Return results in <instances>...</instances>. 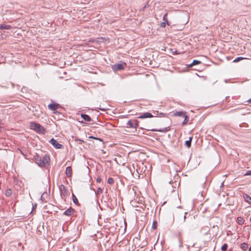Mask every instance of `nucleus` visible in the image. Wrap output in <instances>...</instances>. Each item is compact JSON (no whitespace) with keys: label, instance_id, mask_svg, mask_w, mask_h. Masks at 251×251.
<instances>
[{"label":"nucleus","instance_id":"1","mask_svg":"<svg viewBox=\"0 0 251 251\" xmlns=\"http://www.w3.org/2000/svg\"><path fill=\"white\" fill-rule=\"evenodd\" d=\"M36 163L40 167H45L46 164H49L50 158L48 155L45 154L44 156H41L36 154L34 157Z\"/></svg>","mask_w":251,"mask_h":251},{"label":"nucleus","instance_id":"2","mask_svg":"<svg viewBox=\"0 0 251 251\" xmlns=\"http://www.w3.org/2000/svg\"><path fill=\"white\" fill-rule=\"evenodd\" d=\"M29 126L31 129L35 130L39 133L44 134L46 132L45 128L38 123L31 122Z\"/></svg>","mask_w":251,"mask_h":251},{"label":"nucleus","instance_id":"3","mask_svg":"<svg viewBox=\"0 0 251 251\" xmlns=\"http://www.w3.org/2000/svg\"><path fill=\"white\" fill-rule=\"evenodd\" d=\"M126 66V64L122 62L120 64H115L112 66V68L114 71H118L124 70Z\"/></svg>","mask_w":251,"mask_h":251},{"label":"nucleus","instance_id":"4","mask_svg":"<svg viewBox=\"0 0 251 251\" xmlns=\"http://www.w3.org/2000/svg\"><path fill=\"white\" fill-rule=\"evenodd\" d=\"M54 147H55L56 149H62L63 146L61 144H59L57 141H56L55 139L52 138L50 140L49 142Z\"/></svg>","mask_w":251,"mask_h":251},{"label":"nucleus","instance_id":"5","mask_svg":"<svg viewBox=\"0 0 251 251\" xmlns=\"http://www.w3.org/2000/svg\"><path fill=\"white\" fill-rule=\"evenodd\" d=\"M59 189L61 192V195L63 197L66 198L68 196L69 192L64 185L61 184L59 187Z\"/></svg>","mask_w":251,"mask_h":251},{"label":"nucleus","instance_id":"6","mask_svg":"<svg viewBox=\"0 0 251 251\" xmlns=\"http://www.w3.org/2000/svg\"><path fill=\"white\" fill-rule=\"evenodd\" d=\"M153 116L150 112L144 113L140 115L138 118L139 119H144L148 118H152Z\"/></svg>","mask_w":251,"mask_h":251},{"label":"nucleus","instance_id":"7","mask_svg":"<svg viewBox=\"0 0 251 251\" xmlns=\"http://www.w3.org/2000/svg\"><path fill=\"white\" fill-rule=\"evenodd\" d=\"M59 106V104L57 103H50L48 105L49 109L52 111H55Z\"/></svg>","mask_w":251,"mask_h":251},{"label":"nucleus","instance_id":"8","mask_svg":"<svg viewBox=\"0 0 251 251\" xmlns=\"http://www.w3.org/2000/svg\"><path fill=\"white\" fill-rule=\"evenodd\" d=\"M74 211L75 210L73 208L70 207L64 212V214L65 215L70 216L73 214Z\"/></svg>","mask_w":251,"mask_h":251},{"label":"nucleus","instance_id":"9","mask_svg":"<svg viewBox=\"0 0 251 251\" xmlns=\"http://www.w3.org/2000/svg\"><path fill=\"white\" fill-rule=\"evenodd\" d=\"M12 26L10 25H0V29L1 30H8V29H11Z\"/></svg>","mask_w":251,"mask_h":251},{"label":"nucleus","instance_id":"10","mask_svg":"<svg viewBox=\"0 0 251 251\" xmlns=\"http://www.w3.org/2000/svg\"><path fill=\"white\" fill-rule=\"evenodd\" d=\"M72 169L71 167H67L66 169V175L68 177H70L72 176Z\"/></svg>","mask_w":251,"mask_h":251},{"label":"nucleus","instance_id":"11","mask_svg":"<svg viewBox=\"0 0 251 251\" xmlns=\"http://www.w3.org/2000/svg\"><path fill=\"white\" fill-rule=\"evenodd\" d=\"M81 117L84 120L86 121V122H91V118H90V117L89 115H88L87 114H81Z\"/></svg>","mask_w":251,"mask_h":251},{"label":"nucleus","instance_id":"12","mask_svg":"<svg viewBox=\"0 0 251 251\" xmlns=\"http://www.w3.org/2000/svg\"><path fill=\"white\" fill-rule=\"evenodd\" d=\"M243 198H244L245 201L247 202H248L249 203H251V197L249 195H248L247 194L244 193L243 194Z\"/></svg>","mask_w":251,"mask_h":251},{"label":"nucleus","instance_id":"13","mask_svg":"<svg viewBox=\"0 0 251 251\" xmlns=\"http://www.w3.org/2000/svg\"><path fill=\"white\" fill-rule=\"evenodd\" d=\"M185 115V113L183 111H176L174 112V116H175L184 117Z\"/></svg>","mask_w":251,"mask_h":251},{"label":"nucleus","instance_id":"14","mask_svg":"<svg viewBox=\"0 0 251 251\" xmlns=\"http://www.w3.org/2000/svg\"><path fill=\"white\" fill-rule=\"evenodd\" d=\"M193 139V136L189 137L188 140H187L185 142V145L188 148H190L191 146V142Z\"/></svg>","mask_w":251,"mask_h":251},{"label":"nucleus","instance_id":"15","mask_svg":"<svg viewBox=\"0 0 251 251\" xmlns=\"http://www.w3.org/2000/svg\"><path fill=\"white\" fill-rule=\"evenodd\" d=\"M237 222L240 225H242L244 224L245 220L241 217H238L237 218Z\"/></svg>","mask_w":251,"mask_h":251},{"label":"nucleus","instance_id":"16","mask_svg":"<svg viewBox=\"0 0 251 251\" xmlns=\"http://www.w3.org/2000/svg\"><path fill=\"white\" fill-rule=\"evenodd\" d=\"M249 247L248 244L245 242L241 244L240 248L243 251H246Z\"/></svg>","mask_w":251,"mask_h":251},{"label":"nucleus","instance_id":"17","mask_svg":"<svg viewBox=\"0 0 251 251\" xmlns=\"http://www.w3.org/2000/svg\"><path fill=\"white\" fill-rule=\"evenodd\" d=\"M127 126L126 127H131L134 128V124H133V120H129L126 124Z\"/></svg>","mask_w":251,"mask_h":251},{"label":"nucleus","instance_id":"18","mask_svg":"<svg viewBox=\"0 0 251 251\" xmlns=\"http://www.w3.org/2000/svg\"><path fill=\"white\" fill-rule=\"evenodd\" d=\"M72 199H73V201L74 202V203H75L77 205H79L77 199L76 198V196L73 193L72 194Z\"/></svg>","mask_w":251,"mask_h":251},{"label":"nucleus","instance_id":"19","mask_svg":"<svg viewBox=\"0 0 251 251\" xmlns=\"http://www.w3.org/2000/svg\"><path fill=\"white\" fill-rule=\"evenodd\" d=\"M167 14H168L167 13H166V14H165L164 15V16L163 17V20L164 22H166L167 23V25H170V22L168 21Z\"/></svg>","mask_w":251,"mask_h":251},{"label":"nucleus","instance_id":"20","mask_svg":"<svg viewBox=\"0 0 251 251\" xmlns=\"http://www.w3.org/2000/svg\"><path fill=\"white\" fill-rule=\"evenodd\" d=\"M183 117H184V120L182 123V126L185 125L188 122L189 120V117L186 114Z\"/></svg>","mask_w":251,"mask_h":251},{"label":"nucleus","instance_id":"21","mask_svg":"<svg viewBox=\"0 0 251 251\" xmlns=\"http://www.w3.org/2000/svg\"><path fill=\"white\" fill-rule=\"evenodd\" d=\"M12 194V190L10 189H8L5 191V195L7 197L10 196Z\"/></svg>","mask_w":251,"mask_h":251},{"label":"nucleus","instance_id":"22","mask_svg":"<svg viewBox=\"0 0 251 251\" xmlns=\"http://www.w3.org/2000/svg\"><path fill=\"white\" fill-rule=\"evenodd\" d=\"M201 63V62L199 60H194L193 61L192 63V65H196L198 64H200Z\"/></svg>","mask_w":251,"mask_h":251},{"label":"nucleus","instance_id":"23","mask_svg":"<svg viewBox=\"0 0 251 251\" xmlns=\"http://www.w3.org/2000/svg\"><path fill=\"white\" fill-rule=\"evenodd\" d=\"M227 245L226 244H224L221 247L222 251H226L227 249Z\"/></svg>","mask_w":251,"mask_h":251},{"label":"nucleus","instance_id":"24","mask_svg":"<svg viewBox=\"0 0 251 251\" xmlns=\"http://www.w3.org/2000/svg\"><path fill=\"white\" fill-rule=\"evenodd\" d=\"M133 124L134 126V129H136L137 127L139 126V122L137 120H133Z\"/></svg>","mask_w":251,"mask_h":251},{"label":"nucleus","instance_id":"25","mask_svg":"<svg viewBox=\"0 0 251 251\" xmlns=\"http://www.w3.org/2000/svg\"><path fill=\"white\" fill-rule=\"evenodd\" d=\"M150 130L151 131H159V132L166 131L168 130V129L167 128H166L165 130L156 129H151Z\"/></svg>","mask_w":251,"mask_h":251},{"label":"nucleus","instance_id":"26","mask_svg":"<svg viewBox=\"0 0 251 251\" xmlns=\"http://www.w3.org/2000/svg\"><path fill=\"white\" fill-rule=\"evenodd\" d=\"M244 59L243 57H236L234 60H233V62H238L240 61H241V60H243Z\"/></svg>","mask_w":251,"mask_h":251},{"label":"nucleus","instance_id":"27","mask_svg":"<svg viewBox=\"0 0 251 251\" xmlns=\"http://www.w3.org/2000/svg\"><path fill=\"white\" fill-rule=\"evenodd\" d=\"M114 179L112 177H109L108 178V180H107V182L110 184H112L114 183Z\"/></svg>","mask_w":251,"mask_h":251},{"label":"nucleus","instance_id":"28","mask_svg":"<svg viewBox=\"0 0 251 251\" xmlns=\"http://www.w3.org/2000/svg\"><path fill=\"white\" fill-rule=\"evenodd\" d=\"M152 228L155 229L157 227V222L156 221H154L152 223Z\"/></svg>","mask_w":251,"mask_h":251},{"label":"nucleus","instance_id":"29","mask_svg":"<svg viewBox=\"0 0 251 251\" xmlns=\"http://www.w3.org/2000/svg\"><path fill=\"white\" fill-rule=\"evenodd\" d=\"M75 142H77V141H78V142H79V144H81L82 143H84V140H81V139H78V138H76L75 139Z\"/></svg>","mask_w":251,"mask_h":251},{"label":"nucleus","instance_id":"30","mask_svg":"<svg viewBox=\"0 0 251 251\" xmlns=\"http://www.w3.org/2000/svg\"><path fill=\"white\" fill-rule=\"evenodd\" d=\"M102 192V189L100 188H98L96 194H99Z\"/></svg>","mask_w":251,"mask_h":251},{"label":"nucleus","instance_id":"31","mask_svg":"<svg viewBox=\"0 0 251 251\" xmlns=\"http://www.w3.org/2000/svg\"><path fill=\"white\" fill-rule=\"evenodd\" d=\"M166 24L167 23L164 21L160 24V26L162 27H165L166 26Z\"/></svg>","mask_w":251,"mask_h":251},{"label":"nucleus","instance_id":"32","mask_svg":"<svg viewBox=\"0 0 251 251\" xmlns=\"http://www.w3.org/2000/svg\"><path fill=\"white\" fill-rule=\"evenodd\" d=\"M245 176H251V170L248 171L245 174Z\"/></svg>","mask_w":251,"mask_h":251},{"label":"nucleus","instance_id":"33","mask_svg":"<svg viewBox=\"0 0 251 251\" xmlns=\"http://www.w3.org/2000/svg\"><path fill=\"white\" fill-rule=\"evenodd\" d=\"M188 214L187 212H185V214L184 215L183 217V222H184L185 221V219H186V215Z\"/></svg>","mask_w":251,"mask_h":251},{"label":"nucleus","instance_id":"34","mask_svg":"<svg viewBox=\"0 0 251 251\" xmlns=\"http://www.w3.org/2000/svg\"><path fill=\"white\" fill-rule=\"evenodd\" d=\"M157 115L160 116H164L165 115V114H164L163 113H159V114H158V112H157Z\"/></svg>","mask_w":251,"mask_h":251},{"label":"nucleus","instance_id":"35","mask_svg":"<svg viewBox=\"0 0 251 251\" xmlns=\"http://www.w3.org/2000/svg\"><path fill=\"white\" fill-rule=\"evenodd\" d=\"M97 181L98 182H100L101 181V178L100 177H98L97 179Z\"/></svg>","mask_w":251,"mask_h":251},{"label":"nucleus","instance_id":"36","mask_svg":"<svg viewBox=\"0 0 251 251\" xmlns=\"http://www.w3.org/2000/svg\"><path fill=\"white\" fill-rule=\"evenodd\" d=\"M192 66H193V65H192V63H191L190 64L187 65V68H190Z\"/></svg>","mask_w":251,"mask_h":251},{"label":"nucleus","instance_id":"37","mask_svg":"<svg viewBox=\"0 0 251 251\" xmlns=\"http://www.w3.org/2000/svg\"><path fill=\"white\" fill-rule=\"evenodd\" d=\"M36 207V204H35L34 206H33V207H32V210H33L34 209H35Z\"/></svg>","mask_w":251,"mask_h":251},{"label":"nucleus","instance_id":"38","mask_svg":"<svg viewBox=\"0 0 251 251\" xmlns=\"http://www.w3.org/2000/svg\"><path fill=\"white\" fill-rule=\"evenodd\" d=\"M248 102H249V103H251V99H249L248 100Z\"/></svg>","mask_w":251,"mask_h":251},{"label":"nucleus","instance_id":"39","mask_svg":"<svg viewBox=\"0 0 251 251\" xmlns=\"http://www.w3.org/2000/svg\"><path fill=\"white\" fill-rule=\"evenodd\" d=\"M249 251H251V246L249 248Z\"/></svg>","mask_w":251,"mask_h":251},{"label":"nucleus","instance_id":"40","mask_svg":"<svg viewBox=\"0 0 251 251\" xmlns=\"http://www.w3.org/2000/svg\"><path fill=\"white\" fill-rule=\"evenodd\" d=\"M125 224L126 225V222L125 221Z\"/></svg>","mask_w":251,"mask_h":251},{"label":"nucleus","instance_id":"41","mask_svg":"<svg viewBox=\"0 0 251 251\" xmlns=\"http://www.w3.org/2000/svg\"><path fill=\"white\" fill-rule=\"evenodd\" d=\"M228 251H233V250L232 249H230Z\"/></svg>","mask_w":251,"mask_h":251},{"label":"nucleus","instance_id":"42","mask_svg":"<svg viewBox=\"0 0 251 251\" xmlns=\"http://www.w3.org/2000/svg\"><path fill=\"white\" fill-rule=\"evenodd\" d=\"M90 138H93L94 137L93 136H90Z\"/></svg>","mask_w":251,"mask_h":251},{"label":"nucleus","instance_id":"43","mask_svg":"<svg viewBox=\"0 0 251 251\" xmlns=\"http://www.w3.org/2000/svg\"><path fill=\"white\" fill-rule=\"evenodd\" d=\"M1 131V127L0 126V132Z\"/></svg>","mask_w":251,"mask_h":251}]
</instances>
